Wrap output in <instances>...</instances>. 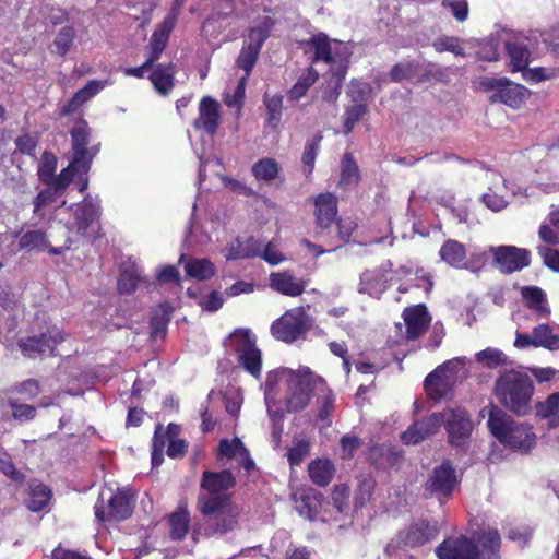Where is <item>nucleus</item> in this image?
I'll return each mask as SVG.
<instances>
[{"label":"nucleus","instance_id":"nucleus-55","mask_svg":"<svg viewBox=\"0 0 559 559\" xmlns=\"http://www.w3.org/2000/svg\"><path fill=\"white\" fill-rule=\"evenodd\" d=\"M310 453V442L306 439H299L287 451V460L290 466L299 465Z\"/></svg>","mask_w":559,"mask_h":559},{"label":"nucleus","instance_id":"nucleus-12","mask_svg":"<svg viewBox=\"0 0 559 559\" xmlns=\"http://www.w3.org/2000/svg\"><path fill=\"white\" fill-rule=\"evenodd\" d=\"M481 85L488 91H493L490 102H501L511 107L518 106L527 92L524 86L513 83L506 78H486Z\"/></svg>","mask_w":559,"mask_h":559},{"label":"nucleus","instance_id":"nucleus-24","mask_svg":"<svg viewBox=\"0 0 559 559\" xmlns=\"http://www.w3.org/2000/svg\"><path fill=\"white\" fill-rule=\"evenodd\" d=\"M270 286L282 295L297 297L304 293L306 282L297 278L289 272H277L271 273Z\"/></svg>","mask_w":559,"mask_h":559},{"label":"nucleus","instance_id":"nucleus-19","mask_svg":"<svg viewBox=\"0 0 559 559\" xmlns=\"http://www.w3.org/2000/svg\"><path fill=\"white\" fill-rule=\"evenodd\" d=\"M440 559H478V546L466 536L448 538L436 549Z\"/></svg>","mask_w":559,"mask_h":559},{"label":"nucleus","instance_id":"nucleus-44","mask_svg":"<svg viewBox=\"0 0 559 559\" xmlns=\"http://www.w3.org/2000/svg\"><path fill=\"white\" fill-rule=\"evenodd\" d=\"M475 360L484 368L493 369L509 362L508 357L498 348L488 347L475 355Z\"/></svg>","mask_w":559,"mask_h":559},{"label":"nucleus","instance_id":"nucleus-26","mask_svg":"<svg viewBox=\"0 0 559 559\" xmlns=\"http://www.w3.org/2000/svg\"><path fill=\"white\" fill-rule=\"evenodd\" d=\"M403 318L406 324V336L412 340L419 337L430 321L427 309L423 305L406 308Z\"/></svg>","mask_w":559,"mask_h":559},{"label":"nucleus","instance_id":"nucleus-45","mask_svg":"<svg viewBox=\"0 0 559 559\" xmlns=\"http://www.w3.org/2000/svg\"><path fill=\"white\" fill-rule=\"evenodd\" d=\"M272 25V20L266 16L259 25L250 28L246 46L254 48L260 51L263 43L270 36Z\"/></svg>","mask_w":559,"mask_h":559},{"label":"nucleus","instance_id":"nucleus-46","mask_svg":"<svg viewBox=\"0 0 559 559\" xmlns=\"http://www.w3.org/2000/svg\"><path fill=\"white\" fill-rule=\"evenodd\" d=\"M506 49L510 57V64L512 71H522L528 63L530 51L528 49L518 43H506Z\"/></svg>","mask_w":559,"mask_h":559},{"label":"nucleus","instance_id":"nucleus-35","mask_svg":"<svg viewBox=\"0 0 559 559\" xmlns=\"http://www.w3.org/2000/svg\"><path fill=\"white\" fill-rule=\"evenodd\" d=\"M51 498L50 489L44 484H32L28 490V497L25 504L32 512H40L44 510Z\"/></svg>","mask_w":559,"mask_h":559},{"label":"nucleus","instance_id":"nucleus-41","mask_svg":"<svg viewBox=\"0 0 559 559\" xmlns=\"http://www.w3.org/2000/svg\"><path fill=\"white\" fill-rule=\"evenodd\" d=\"M521 296L525 300L526 306L540 314L549 313L545 306L546 295L539 287L524 286L521 288Z\"/></svg>","mask_w":559,"mask_h":559},{"label":"nucleus","instance_id":"nucleus-58","mask_svg":"<svg viewBox=\"0 0 559 559\" xmlns=\"http://www.w3.org/2000/svg\"><path fill=\"white\" fill-rule=\"evenodd\" d=\"M418 73V66L414 61L396 63L390 72V76L394 82L411 80Z\"/></svg>","mask_w":559,"mask_h":559},{"label":"nucleus","instance_id":"nucleus-38","mask_svg":"<svg viewBox=\"0 0 559 559\" xmlns=\"http://www.w3.org/2000/svg\"><path fill=\"white\" fill-rule=\"evenodd\" d=\"M537 415L546 419L552 428L559 426V392L550 394L544 402L536 406Z\"/></svg>","mask_w":559,"mask_h":559},{"label":"nucleus","instance_id":"nucleus-1","mask_svg":"<svg viewBox=\"0 0 559 559\" xmlns=\"http://www.w3.org/2000/svg\"><path fill=\"white\" fill-rule=\"evenodd\" d=\"M286 386L285 405L287 412L302 411L310 402L313 389L325 385L322 377L314 374L309 367H299L297 370L290 368H278L267 373L264 383V397L269 415L273 414V400L275 391Z\"/></svg>","mask_w":559,"mask_h":559},{"label":"nucleus","instance_id":"nucleus-37","mask_svg":"<svg viewBox=\"0 0 559 559\" xmlns=\"http://www.w3.org/2000/svg\"><path fill=\"white\" fill-rule=\"evenodd\" d=\"M322 139V134L317 133L311 139L307 140L305 144L301 155V164L302 173L306 177H309L313 173L316 158L320 152Z\"/></svg>","mask_w":559,"mask_h":559},{"label":"nucleus","instance_id":"nucleus-27","mask_svg":"<svg viewBox=\"0 0 559 559\" xmlns=\"http://www.w3.org/2000/svg\"><path fill=\"white\" fill-rule=\"evenodd\" d=\"M69 210L74 215L76 229L80 234H85L98 215L97 203L90 195L84 198L82 202L72 204Z\"/></svg>","mask_w":559,"mask_h":559},{"label":"nucleus","instance_id":"nucleus-56","mask_svg":"<svg viewBox=\"0 0 559 559\" xmlns=\"http://www.w3.org/2000/svg\"><path fill=\"white\" fill-rule=\"evenodd\" d=\"M522 76L527 82L537 83L543 80H550L556 76H559V69H556V68L547 69V68H543V67L528 69L525 67L524 70H522Z\"/></svg>","mask_w":559,"mask_h":559},{"label":"nucleus","instance_id":"nucleus-51","mask_svg":"<svg viewBox=\"0 0 559 559\" xmlns=\"http://www.w3.org/2000/svg\"><path fill=\"white\" fill-rule=\"evenodd\" d=\"M503 188V182L498 180V185L495 188L490 187L488 192L483 195V201L488 209L498 212L508 205L506 197L500 193Z\"/></svg>","mask_w":559,"mask_h":559},{"label":"nucleus","instance_id":"nucleus-33","mask_svg":"<svg viewBox=\"0 0 559 559\" xmlns=\"http://www.w3.org/2000/svg\"><path fill=\"white\" fill-rule=\"evenodd\" d=\"M371 87L367 83L352 82V100L358 104L352 106V124L359 120L367 112V99L370 96Z\"/></svg>","mask_w":559,"mask_h":559},{"label":"nucleus","instance_id":"nucleus-64","mask_svg":"<svg viewBox=\"0 0 559 559\" xmlns=\"http://www.w3.org/2000/svg\"><path fill=\"white\" fill-rule=\"evenodd\" d=\"M112 83L114 82L111 79H106L104 81L91 80L86 83V85L84 87H82L78 91L79 96L82 97L83 100H85V103H86L92 97H94L99 92H102L105 87L112 85Z\"/></svg>","mask_w":559,"mask_h":559},{"label":"nucleus","instance_id":"nucleus-49","mask_svg":"<svg viewBox=\"0 0 559 559\" xmlns=\"http://www.w3.org/2000/svg\"><path fill=\"white\" fill-rule=\"evenodd\" d=\"M465 248L456 240H448L440 250V257L450 265H457L465 259Z\"/></svg>","mask_w":559,"mask_h":559},{"label":"nucleus","instance_id":"nucleus-2","mask_svg":"<svg viewBox=\"0 0 559 559\" xmlns=\"http://www.w3.org/2000/svg\"><path fill=\"white\" fill-rule=\"evenodd\" d=\"M493 392L498 402L518 416H525L532 411L534 384L524 371L511 369L500 372Z\"/></svg>","mask_w":559,"mask_h":559},{"label":"nucleus","instance_id":"nucleus-28","mask_svg":"<svg viewBox=\"0 0 559 559\" xmlns=\"http://www.w3.org/2000/svg\"><path fill=\"white\" fill-rule=\"evenodd\" d=\"M317 223L324 228L330 226L337 215V200L332 193H322L314 200Z\"/></svg>","mask_w":559,"mask_h":559},{"label":"nucleus","instance_id":"nucleus-6","mask_svg":"<svg viewBox=\"0 0 559 559\" xmlns=\"http://www.w3.org/2000/svg\"><path fill=\"white\" fill-rule=\"evenodd\" d=\"M177 11L174 9L168 13L163 22L153 32L148 43V56L143 64L134 68H126L123 73L126 76L143 78L145 72L153 69L156 61L160 59L164 52L170 34L177 21Z\"/></svg>","mask_w":559,"mask_h":559},{"label":"nucleus","instance_id":"nucleus-61","mask_svg":"<svg viewBox=\"0 0 559 559\" xmlns=\"http://www.w3.org/2000/svg\"><path fill=\"white\" fill-rule=\"evenodd\" d=\"M246 449L247 448L242 441L238 438H234L233 440L223 439L218 445V454L222 457L236 460L238 455Z\"/></svg>","mask_w":559,"mask_h":559},{"label":"nucleus","instance_id":"nucleus-31","mask_svg":"<svg viewBox=\"0 0 559 559\" xmlns=\"http://www.w3.org/2000/svg\"><path fill=\"white\" fill-rule=\"evenodd\" d=\"M478 559H499L501 538L497 530H488L479 533L476 537Z\"/></svg>","mask_w":559,"mask_h":559},{"label":"nucleus","instance_id":"nucleus-40","mask_svg":"<svg viewBox=\"0 0 559 559\" xmlns=\"http://www.w3.org/2000/svg\"><path fill=\"white\" fill-rule=\"evenodd\" d=\"M280 165L273 158H262L252 166V175L258 181L271 182L280 174Z\"/></svg>","mask_w":559,"mask_h":559},{"label":"nucleus","instance_id":"nucleus-62","mask_svg":"<svg viewBox=\"0 0 559 559\" xmlns=\"http://www.w3.org/2000/svg\"><path fill=\"white\" fill-rule=\"evenodd\" d=\"M373 488L374 481L369 475L358 478V487L355 497L357 507H362L370 499Z\"/></svg>","mask_w":559,"mask_h":559},{"label":"nucleus","instance_id":"nucleus-50","mask_svg":"<svg viewBox=\"0 0 559 559\" xmlns=\"http://www.w3.org/2000/svg\"><path fill=\"white\" fill-rule=\"evenodd\" d=\"M0 473H2L5 477L10 478L12 481L21 484L24 481V474L19 471L14 463L12 462L11 455L7 452V450L0 444Z\"/></svg>","mask_w":559,"mask_h":559},{"label":"nucleus","instance_id":"nucleus-32","mask_svg":"<svg viewBox=\"0 0 559 559\" xmlns=\"http://www.w3.org/2000/svg\"><path fill=\"white\" fill-rule=\"evenodd\" d=\"M401 457V453L391 445H372L369 448V460L379 468L393 467Z\"/></svg>","mask_w":559,"mask_h":559},{"label":"nucleus","instance_id":"nucleus-53","mask_svg":"<svg viewBox=\"0 0 559 559\" xmlns=\"http://www.w3.org/2000/svg\"><path fill=\"white\" fill-rule=\"evenodd\" d=\"M332 506L341 514L347 515L349 508V490L346 484L334 486L332 491Z\"/></svg>","mask_w":559,"mask_h":559},{"label":"nucleus","instance_id":"nucleus-22","mask_svg":"<svg viewBox=\"0 0 559 559\" xmlns=\"http://www.w3.org/2000/svg\"><path fill=\"white\" fill-rule=\"evenodd\" d=\"M218 108L219 105L215 99L209 96L203 97L199 105V118L193 122L194 128L214 135L218 127Z\"/></svg>","mask_w":559,"mask_h":559},{"label":"nucleus","instance_id":"nucleus-18","mask_svg":"<svg viewBox=\"0 0 559 559\" xmlns=\"http://www.w3.org/2000/svg\"><path fill=\"white\" fill-rule=\"evenodd\" d=\"M236 484V479L233 473L228 469L221 472L205 471L201 480V488L205 493L200 497H215L225 500V503L229 502V498L226 491L233 488Z\"/></svg>","mask_w":559,"mask_h":559},{"label":"nucleus","instance_id":"nucleus-36","mask_svg":"<svg viewBox=\"0 0 559 559\" xmlns=\"http://www.w3.org/2000/svg\"><path fill=\"white\" fill-rule=\"evenodd\" d=\"M185 271L190 278L206 281L215 275L216 267L209 259H192L185 264Z\"/></svg>","mask_w":559,"mask_h":559},{"label":"nucleus","instance_id":"nucleus-20","mask_svg":"<svg viewBox=\"0 0 559 559\" xmlns=\"http://www.w3.org/2000/svg\"><path fill=\"white\" fill-rule=\"evenodd\" d=\"M57 158L52 153L44 152L40 162L38 164L37 175L39 181L45 183L56 182H71L76 171L69 163L68 167L61 170L59 175H56Z\"/></svg>","mask_w":559,"mask_h":559},{"label":"nucleus","instance_id":"nucleus-63","mask_svg":"<svg viewBox=\"0 0 559 559\" xmlns=\"http://www.w3.org/2000/svg\"><path fill=\"white\" fill-rule=\"evenodd\" d=\"M264 103L269 114L267 121L271 126L276 127L282 117L283 97L278 95L266 97Z\"/></svg>","mask_w":559,"mask_h":559},{"label":"nucleus","instance_id":"nucleus-21","mask_svg":"<svg viewBox=\"0 0 559 559\" xmlns=\"http://www.w3.org/2000/svg\"><path fill=\"white\" fill-rule=\"evenodd\" d=\"M444 421V414L433 413L425 419L415 423L402 435V440L406 444H416L424 439L435 435Z\"/></svg>","mask_w":559,"mask_h":559},{"label":"nucleus","instance_id":"nucleus-48","mask_svg":"<svg viewBox=\"0 0 559 559\" xmlns=\"http://www.w3.org/2000/svg\"><path fill=\"white\" fill-rule=\"evenodd\" d=\"M141 280V274L134 265L124 266L118 280V290L121 294L133 293Z\"/></svg>","mask_w":559,"mask_h":559},{"label":"nucleus","instance_id":"nucleus-17","mask_svg":"<svg viewBox=\"0 0 559 559\" xmlns=\"http://www.w3.org/2000/svg\"><path fill=\"white\" fill-rule=\"evenodd\" d=\"M70 182L45 183L46 188L38 192L33 201V213L44 218L47 212L56 211L66 205V201L59 203Z\"/></svg>","mask_w":559,"mask_h":559},{"label":"nucleus","instance_id":"nucleus-23","mask_svg":"<svg viewBox=\"0 0 559 559\" xmlns=\"http://www.w3.org/2000/svg\"><path fill=\"white\" fill-rule=\"evenodd\" d=\"M261 252L262 242L253 237H248L245 240L237 238L223 250V253L228 261L258 257Z\"/></svg>","mask_w":559,"mask_h":559},{"label":"nucleus","instance_id":"nucleus-13","mask_svg":"<svg viewBox=\"0 0 559 559\" xmlns=\"http://www.w3.org/2000/svg\"><path fill=\"white\" fill-rule=\"evenodd\" d=\"M62 341L63 335L61 331L52 329L39 336H31L20 340L19 347L23 355L29 358L52 356L57 345Z\"/></svg>","mask_w":559,"mask_h":559},{"label":"nucleus","instance_id":"nucleus-57","mask_svg":"<svg viewBox=\"0 0 559 559\" xmlns=\"http://www.w3.org/2000/svg\"><path fill=\"white\" fill-rule=\"evenodd\" d=\"M75 37V31L71 26L62 27L53 41L56 52L60 56H64L73 44Z\"/></svg>","mask_w":559,"mask_h":559},{"label":"nucleus","instance_id":"nucleus-3","mask_svg":"<svg viewBox=\"0 0 559 559\" xmlns=\"http://www.w3.org/2000/svg\"><path fill=\"white\" fill-rule=\"evenodd\" d=\"M488 427L504 445L527 453L534 447L536 436L524 423L512 419L501 408L493 406L489 413Z\"/></svg>","mask_w":559,"mask_h":559},{"label":"nucleus","instance_id":"nucleus-9","mask_svg":"<svg viewBox=\"0 0 559 559\" xmlns=\"http://www.w3.org/2000/svg\"><path fill=\"white\" fill-rule=\"evenodd\" d=\"M313 323L306 308L297 307L287 310L271 325L272 335L280 341L293 343L309 331Z\"/></svg>","mask_w":559,"mask_h":559},{"label":"nucleus","instance_id":"nucleus-30","mask_svg":"<svg viewBox=\"0 0 559 559\" xmlns=\"http://www.w3.org/2000/svg\"><path fill=\"white\" fill-rule=\"evenodd\" d=\"M174 75L175 70L173 67V63H163L157 64L156 67H153L152 72L148 76L150 81L152 82L155 90L160 95H167L171 92L174 88Z\"/></svg>","mask_w":559,"mask_h":559},{"label":"nucleus","instance_id":"nucleus-39","mask_svg":"<svg viewBox=\"0 0 559 559\" xmlns=\"http://www.w3.org/2000/svg\"><path fill=\"white\" fill-rule=\"evenodd\" d=\"M215 396L222 397L225 409L231 417H237L239 415L243 402V396L239 389L230 388L223 393H215L214 391H211L209 400H213Z\"/></svg>","mask_w":559,"mask_h":559},{"label":"nucleus","instance_id":"nucleus-8","mask_svg":"<svg viewBox=\"0 0 559 559\" xmlns=\"http://www.w3.org/2000/svg\"><path fill=\"white\" fill-rule=\"evenodd\" d=\"M132 496L126 490L105 488L100 491L95 504V516L98 521H122L132 514Z\"/></svg>","mask_w":559,"mask_h":559},{"label":"nucleus","instance_id":"nucleus-14","mask_svg":"<svg viewBox=\"0 0 559 559\" xmlns=\"http://www.w3.org/2000/svg\"><path fill=\"white\" fill-rule=\"evenodd\" d=\"M490 251L493 255V262L502 273L510 274L526 267L530 260V251L527 249L514 246L491 247Z\"/></svg>","mask_w":559,"mask_h":559},{"label":"nucleus","instance_id":"nucleus-7","mask_svg":"<svg viewBox=\"0 0 559 559\" xmlns=\"http://www.w3.org/2000/svg\"><path fill=\"white\" fill-rule=\"evenodd\" d=\"M70 134L72 143L71 167L76 173H86L91 167L92 160L98 154L100 144H91V128L84 119H79L74 123Z\"/></svg>","mask_w":559,"mask_h":559},{"label":"nucleus","instance_id":"nucleus-25","mask_svg":"<svg viewBox=\"0 0 559 559\" xmlns=\"http://www.w3.org/2000/svg\"><path fill=\"white\" fill-rule=\"evenodd\" d=\"M455 382L454 377L435 369L425 379V390L431 399L438 401L450 395Z\"/></svg>","mask_w":559,"mask_h":559},{"label":"nucleus","instance_id":"nucleus-59","mask_svg":"<svg viewBox=\"0 0 559 559\" xmlns=\"http://www.w3.org/2000/svg\"><path fill=\"white\" fill-rule=\"evenodd\" d=\"M259 53L260 51L254 48L248 47L246 45L242 47L237 59V64L240 69L245 71L243 76H246V80L250 75V72L257 62Z\"/></svg>","mask_w":559,"mask_h":559},{"label":"nucleus","instance_id":"nucleus-54","mask_svg":"<svg viewBox=\"0 0 559 559\" xmlns=\"http://www.w3.org/2000/svg\"><path fill=\"white\" fill-rule=\"evenodd\" d=\"M355 366H356V370L359 373L367 376V379H366L367 384H364V383L360 384L357 390V393H356V399H357V401H359V399L367 391V389L373 384L374 377L381 368L378 365L370 364V362H364V361H358V362H356ZM359 402H357V404Z\"/></svg>","mask_w":559,"mask_h":559},{"label":"nucleus","instance_id":"nucleus-4","mask_svg":"<svg viewBox=\"0 0 559 559\" xmlns=\"http://www.w3.org/2000/svg\"><path fill=\"white\" fill-rule=\"evenodd\" d=\"M199 510L205 520V534L209 536H223L238 526V508L222 498L199 497Z\"/></svg>","mask_w":559,"mask_h":559},{"label":"nucleus","instance_id":"nucleus-42","mask_svg":"<svg viewBox=\"0 0 559 559\" xmlns=\"http://www.w3.org/2000/svg\"><path fill=\"white\" fill-rule=\"evenodd\" d=\"M170 537L174 540H182L190 528V514L185 509H179L169 519Z\"/></svg>","mask_w":559,"mask_h":559},{"label":"nucleus","instance_id":"nucleus-10","mask_svg":"<svg viewBox=\"0 0 559 559\" xmlns=\"http://www.w3.org/2000/svg\"><path fill=\"white\" fill-rule=\"evenodd\" d=\"M438 535L436 524L427 521H419L412 524L404 531H401L385 547L388 555H393L399 548L402 547H419L429 543Z\"/></svg>","mask_w":559,"mask_h":559},{"label":"nucleus","instance_id":"nucleus-47","mask_svg":"<svg viewBox=\"0 0 559 559\" xmlns=\"http://www.w3.org/2000/svg\"><path fill=\"white\" fill-rule=\"evenodd\" d=\"M318 72L313 68H308L297 80V82L289 90V98L298 100L306 95L307 91L318 80Z\"/></svg>","mask_w":559,"mask_h":559},{"label":"nucleus","instance_id":"nucleus-60","mask_svg":"<svg viewBox=\"0 0 559 559\" xmlns=\"http://www.w3.org/2000/svg\"><path fill=\"white\" fill-rule=\"evenodd\" d=\"M432 47L438 52L449 51L455 56H465L464 48L460 45V39L456 37L443 36L437 38L432 43Z\"/></svg>","mask_w":559,"mask_h":559},{"label":"nucleus","instance_id":"nucleus-34","mask_svg":"<svg viewBox=\"0 0 559 559\" xmlns=\"http://www.w3.org/2000/svg\"><path fill=\"white\" fill-rule=\"evenodd\" d=\"M47 247V234L41 229H29L19 238V250L21 251H45Z\"/></svg>","mask_w":559,"mask_h":559},{"label":"nucleus","instance_id":"nucleus-5","mask_svg":"<svg viewBox=\"0 0 559 559\" xmlns=\"http://www.w3.org/2000/svg\"><path fill=\"white\" fill-rule=\"evenodd\" d=\"M255 343V336L249 329H237L229 335L225 345L236 354L239 366L254 378H259L262 355Z\"/></svg>","mask_w":559,"mask_h":559},{"label":"nucleus","instance_id":"nucleus-11","mask_svg":"<svg viewBox=\"0 0 559 559\" xmlns=\"http://www.w3.org/2000/svg\"><path fill=\"white\" fill-rule=\"evenodd\" d=\"M336 46V44L334 41ZM307 45L313 50V62H324L331 66L332 76L335 86H340L346 75V67L336 68V59L338 57V47L333 48L331 39L323 33L316 34L310 37Z\"/></svg>","mask_w":559,"mask_h":559},{"label":"nucleus","instance_id":"nucleus-29","mask_svg":"<svg viewBox=\"0 0 559 559\" xmlns=\"http://www.w3.org/2000/svg\"><path fill=\"white\" fill-rule=\"evenodd\" d=\"M308 474L314 485L326 487L334 477L335 466L329 459H316L308 464Z\"/></svg>","mask_w":559,"mask_h":559},{"label":"nucleus","instance_id":"nucleus-52","mask_svg":"<svg viewBox=\"0 0 559 559\" xmlns=\"http://www.w3.org/2000/svg\"><path fill=\"white\" fill-rule=\"evenodd\" d=\"M321 507L319 495H304L298 501L297 509L300 515L313 520Z\"/></svg>","mask_w":559,"mask_h":559},{"label":"nucleus","instance_id":"nucleus-15","mask_svg":"<svg viewBox=\"0 0 559 559\" xmlns=\"http://www.w3.org/2000/svg\"><path fill=\"white\" fill-rule=\"evenodd\" d=\"M443 414L449 442L453 447L464 445L473 430L469 415L462 408L448 409Z\"/></svg>","mask_w":559,"mask_h":559},{"label":"nucleus","instance_id":"nucleus-43","mask_svg":"<svg viewBox=\"0 0 559 559\" xmlns=\"http://www.w3.org/2000/svg\"><path fill=\"white\" fill-rule=\"evenodd\" d=\"M535 336V347H544L549 350L559 348V335L554 334L548 324H539L533 329Z\"/></svg>","mask_w":559,"mask_h":559},{"label":"nucleus","instance_id":"nucleus-16","mask_svg":"<svg viewBox=\"0 0 559 559\" xmlns=\"http://www.w3.org/2000/svg\"><path fill=\"white\" fill-rule=\"evenodd\" d=\"M456 484L457 477L455 469L452 463L445 460L441 465L433 468L426 481L425 489L432 495L449 497Z\"/></svg>","mask_w":559,"mask_h":559}]
</instances>
